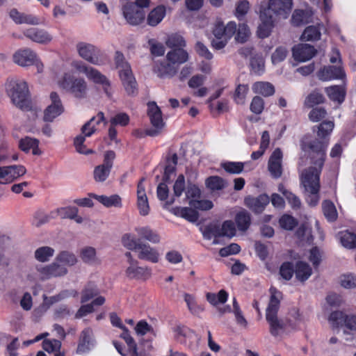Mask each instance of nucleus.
<instances>
[{
	"instance_id": "49",
	"label": "nucleus",
	"mask_w": 356,
	"mask_h": 356,
	"mask_svg": "<svg viewBox=\"0 0 356 356\" xmlns=\"http://www.w3.org/2000/svg\"><path fill=\"white\" fill-rule=\"evenodd\" d=\"M168 47L172 49L177 48H183L186 46V42L181 35L172 34L170 35L165 41Z\"/></svg>"
},
{
	"instance_id": "45",
	"label": "nucleus",
	"mask_w": 356,
	"mask_h": 356,
	"mask_svg": "<svg viewBox=\"0 0 356 356\" xmlns=\"http://www.w3.org/2000/svg\"><path fill=\"white\" fill-rule=\"evenodd\" d=\"M38 139L27 136L19 140V147L24 152H29L30 149H33V154H36L35 149L38 148Z\"/></svg>"
},
{
	"instance_id": "50",
	"label": "nucleus",
	"mask_w": 356,
	"mask_h": 356,
	"mask_svg": "<svg viewBox=\"0 0 356 356\" xmlns=\"http://www.w3.org/2000/svg\"><path fill=\"white\" fill-rule=\"evenodd\" d=\"M220 236L232 238L236 234L235 225L232 220H225L221 226L219 225Z\"/></svg>"
},
{
	"instance_id": "63",
	"label": "nucleus",
	"mask_w": 356,
	"mask_h": 356,
	"mask_svg": "<svg viewBox=\"0 0 356 356\" xmlns=\"http://www.w3.org/2000/svg\"><path fill=\"white\" fill-rule=\"evenodd\" d=\"M327 115V111L321 107L313 108L309 113V119L314 122H319Z\"/></svg>"
},
{
	"instance_id": "30",
	"label": "nucleus",
	"mask_w": 356,
	"mask_h": 356,
	"mask_svg": "<svg viewBox=\"0 0 356 356\" xmlns=\"http://www.w3.org/2000/svg\"><path fill=\"white\" fill-rule=\"evenodd\" d=\"M294 273L296 278L303 282L312 275V270L307 263L298 261L296 264Z\"/></svg>"
},
{
	"instance_id": "64",
	"label": "nucleus",
	"mask_w": 356,
	"mask_h": 356,
	"mask_svg": "<svg viewBox=\"0 0 356 356\" xmlns=\"http://www.w3.org/2000/svg\"><path fill=\"white\" fill-rule=\"evenodd\" d=\"M185 188L186 186L184 176L183 175H179L173 186L174 197H180L182 193L184 191Z\"/></svg>"
},
{
	"instance_id": "13",
	"label": "nucleus",
	"mask_w": 356,
	"mask_h": 356,
	"mask_svg": "<svg viewBox=\"0 0 356 356\" xmlns=\"http://www.w3.org/2000/svg\"><path fill=\"white\" fill-rule=\"evenodd\" d=\"M50 99L51 103L44 109L43 115V120L47 122H53L64 111L62 102L56 92H51Z\"/></svg>"
},
{
	"instance_id": "53",
	"label": "nucleus",
	"mask_w": 356,
	"mask_h": 356,
	"mask_svg": "<svg viewBox=\"0 0 356 356\" xmlns=\"http://www.w3.org/2000/svg\"><path fill=\"white\" fill-rule=\"evenodd\" d=\"M236 35L235 39L240 43L245 42L250 35V29L245 24H239L238 29L236 31Z\"/></svg>"
},
{
	"instance_id": "25",
	"label": "nucleus",
	"mask_w": 356,
	"mask_h": 356,
	"mask_svg": "<svg viewBox=\"0 0 356 356\" xmlns=\"http://www.w3.org/2000/svg\"><path fill=\"white\" fill-rule=\"evenodd\" d=\"M177 161L178 156L176 153H169L168 154L162 181L164 182H170L171 181L172 176L175 175Z\"/></svg>"
},
{
	"instance_id": "38",
	"label": "nucleus",
	"mask_w": 356,
	"mask_h": 356,
	"mask_svg": "<svg viewBox=\"0 0 356 356\" xmlns=\"http://www.w3.org/2000/svg\"><path fill=\"white\" fill-rule=\"evenodd\" d=\"M55 250L49 246H42L37 248L34 252L35 259L40 262H47L54 256Z\"/></svg>"
},
{
	"instance_id": "57",
	"label": "nucleus",
	"mask_w": 356,
	"mask_h": 356,
	"mask_svg": "<svg viewBox=\"0 0 356 356\" xmlns=\"http://www.w3.org/2000/svg\"><path fill=\"white\" fill-rule=\"evenodd\" d=\"M249 90L248 85H238L234 96V101L238 104H243L246 95Z\"/></svg>"
},
{
	"instance_id": "59",
	"label": "nucleus",
	"mask_w": 356,
	"mask_h": 356,
	"mask_svg": "<svg viewBox=\"0 0 356 356\" xmlns=\"http://www.w3.org/2000/svg\"><path fill=\"white\" fill-rule=\"evenodd\" d=\"M295 268L291 262H284L282 264L280 268V274L282 277L286 280H289L291 279Z\"/></svg>"
},
{
	"instance_id": "21",
	"label": "nucleus",
	"mask_w": 356,
	"mask_h": 356,
	"mask_svg": "<svg viewBox=\"0 0 356 356\" xmlns=\"http://www.w3.org/2000/svg\"><path fill=\"white\" fill-rule=\"evenodd\" d=\"M24 36L33 42L40 44L49 43L52 39V35L44 29L37 28H30L24 31Z\"/></svg>"
},
{
	"instance_id": "51",
	"label": "nucleus",
	"mask_w": 356,
	"mask_h": 356,
	"mask_svg": "<svg viewBox=\"0 0 356 356\" xmlns=\"http://www.w3.org/2000/svg\"><path fill=\"white\" fill-rule=\"evenodd\" d=\"M341 244L347 248L353 249L356 248V235L349 232L341 233Z\"/></svg>"
},
{
	"instance_id": "56",
	"label": "nucleus",
	"mask_w": 356,
	"mask_h": 356,
	"mask_svg": "<svg viewBox=\"0 0 356 356\" xmlns=\"http://www.w3.org/2000/svg\"><path fill=\"white\" fill-rule=\"evenodd\" d=\"M202 235L204 238L208 240L211 239L212 237H220V234L219 225L216 224H210L206 226L202 231Z\"/></svg>"
},
{
	"instance_id": "60",
	"label": "nucleus",
	"mask_w": 356,
	"mask_h": 356,
	"mask_svg": "<svg viewBox=\"0 0 356 356\" xmlns=\"http://www.w3.org/2000/svg\"><path fill=\"white\" fill-rule=\"evenodd\" d=\"M56 213L63 219H72L78 213V209L75 207H61L56 210Z\"/></svg>"
},
{
	"instance_id": "58",
	"label": "nucleus",
	"mask_w": 356,
	"mask_h": 356,
	"mask_svg": "<svg viewBox=\"0 0 356 356\" xmlns=\"http://www.w3.org/2000/svg\"><path fill=\"white\" fill-rule=\"evenodd\" d=\"M188 204L191 207L202 211L210 210L213 207L212 202L208 200H190Z\"/></svg>"
},
{
	"instance_id": "34",
	"label": "nucleus",
	"mask_w": 356,
	"mask_h": 356,
	"mask_svg": "<svg viewBox=\"0 0 356 356\" xmlns=\"http://www.w3.org/2000/svg\"><path fill=\"white\" fill-rule=\"evenodd\" d=\"M165 15V8L159 6L153 9L147 16V24L152 26L159 24Z\"/></svg>"
},
{
	"instance_id": "12",
	"label": "nucleus",
	"mask_w": 356,
	"mask_h": 356,
	"mask_svg": "<svg viewBox=\"0 0 356 356\" xmlns=\"http://www.w3.org/2000/svg\"><path fill=\"white\" fill-rule=\"evenodd\" d=\"M122 13L127 21L132 25L141 23L145 19V13L143 9L138 8L133 2L122 1Z\"/></svg>"
},
{
	"instance_id": "15",
	"label": "nucleus",
	"mask_w": 356,
	"mask_h": 356,
	"mask_svg": "<svg viewBox=\"0 0 356 356\" xmlns=\"http://www.w3.org/2000/svg\"><path fill=\"white\" fill-rule=\"evenodd\" d=\"M13 60L21 67L31 66L37 60V54L29 48L19 49L13 54Z\"/></svg>"
},
{
	"instance_id": "20",
	"label": "nucleus",
	"mask_w": 356,
	"mask_h": 356,
	"mask_svg": "<svg viewBox=\"0 0 356 356\" xmlns=\"http://www.w3.org/2000/svg\"><path fill=\"white\" fill-rule=\"evenodd\" d=\"M145 178H142L137 186V207L139 211V213L141 216H147L149 213V205L148 198L145 193V186L143 181Z\"/></svg>"
},
{
	"instance_id": "4",
	"label": "nucleus",
	"mask_w": 356,
	"mask_h": 356,
	"mask_svg": "<svg viewBox=\"0 0 356 356\" xmlns=\"http://www.w3.org/2000/svg\"><path fill=\"white\" fill-rule=\"evenodd\" d=\"M5 90L16 107L23 111L31 109V102L26 81L15 78H9L5 83Z\"/></svg>"
},
{
	"instance_id": "32",
	"label": "nucleus",
	"mask_w": 356,
	"mask_h": 356,
	"mask_svg": "<svg viewBox=\"0 0 356 356\" xmlns=\"http://www.w3.org/2000/svg\"><path fill=\"white\" fill-rule=\"evenodd\" d=\"M323 26L318 24L316 26H307L301 35V39L306 41H316L321 38V30Z\"/></svg>"
},
{
	"instance_id": "40",
	"label": "nucleus",
	"mask_w": 356,
	"mask_h": 356,
	"mask_svg": "<svg viewBox=\"0 0 356 356\" xmlns=\"http://www.w3.org/2000/svg\"><path fill=\"white\" fill-rule=\"evenodd\" d=\"M56 260L65 267L74 266L77 262L76 257L72 252L68 251H62L58 253Z\"/></svg>"
},
{
	"instance_id": "2",
	"label": "nucleus",
	"mask_w": 356,
	"mask_h": 356,
	"mask_svg": "<svg viewBox=\"0 0 356 356\" xmlns=\"http://www.w3.org/2000/svg\"><path fill=\"white\" fill-rule=\"evenodd\" d=\"M293 6L292 0H268L262 2L259 8L260 24L257 29V35L260 38H268L275 24L280 19H286Z\"/></svg>"
},
{
	"instance_id": "1",
	"label": "nucleus",
	"mask_w": 356,
	"mask_h": 356,
	"mask_svg": "<svg viewBox=\"0 0 356 356\" xmlns=\"http://www.w3.org/2000/svg\"><path fill=\"white\" fill-rule=\"evenodd\" d=\"M326 147V143L317 140L309 143V156L312 164L316 166L304 170L300 175L306 200L312 207L317 205L320 200V175L325 159Z\"/></svg>"
},
{
	"instance_id": "26",
	"label": "nucleus",
	"mask_w": 356,
	"mask_h": 356,
	"mask_svg": "<svg viewBox=\"0 0 356 356\" xmlns=\"http://www.w3.org/2000/svg\"><path fill=\"white\" fill-rule=\"evenodd\" d=\"M6 168H8L6 172V175L5 174V175L2 176V183H0V184L11 183L15 179L25 175L26 172L25 167L21 165H8L6 166Z\"/></svg>"
},
{
	"instance_id": "35",
	"label": "nucleus",
	"mask_w": 356,
	"mask_h": 356,
	"mask_svg": "<svg viewBox=\"0 0 356 356\" xmlns=\"http://www.w3.org/2000/svg\"><path fill=\"white\" fill-rule=\"evenodd\" d=\"M235 221L238 230L245 232L249 228L251 223L250 213L248 211L243 209L236 213Z\"/></svg>"
},
{
	"instance_id": "36",
	"label": "nucleus",
	"mask_w": 356,
	"mask_h": 356,
	"mask_svg": "<svg viewBox=\"0 0 356 356\" xmlns=\"http://www.w3.org/2000/svg\"><path fill=\"white\" fill-rule=\"evenodd\" d=\"M252 88L254 93L262 95L264 97L271 96L275 93V88L269 82H256L252 85Z\"/></svg>"
},
{
	"instance_id": "27",
	"label": "nucleus",
	"mask_w": 356,
	"mask_h": 356,
	"mask_svg": "<svg viewBox=\"0 0 356 356\" xmlns=\"http://www.w3.org/2000/svg\"><path fill=\"white\" fill-rule=\"evenodd\" d=\"M92 345V330L90 328H86L81 333L76 352L86 353L90 350Z\"/></svg>"
},
{
	"instance_id": "31",
	"label": "nucleus",
	"mask_w": 356,
	"mask_h": 356,
	"mask_svg": "<svg viewBox=\"0 0 356 356\" xmlns=\"http://www.w3.org/2000/svg\"><path fill=\"white\" fill-rule=\"evenodd\" d=\"M92 197L106 207H122V198L118 195L106 196L93 194Z\"/></svg>"
},
{
	"instance_id": "24",
	"label": "nucleus",
	"mask_w": 356,
	"mask_h": 356,
	"mask_svg": "<svg viewBox=\"0 0 356 356\" xmlns=\"http://www.w3.org/2000/svg\"><path fill=\"white\" fill-rule=\"evenodd\" d=\"M318 77L322 81L344 79L346 73L340 67L325 66L318 72Z\"/></svg>"
},
{
	"instance_id": "16",
	"label": "nucleus",
	"mask_w": 356,
	"mask_h": 356,
	"mask_svg": "<svg viewBox=\"0 0 356 356\" xmlns=\"http://www.w3.org/2000/svg\"><path fill=\"white\" fill-rule=\"evenodd\" d=\"M269 202V197L266 194L257 197L248 196L244 200L245 206L256 214L262 213Z\"/></svg>"
},
{
	"instance_id": "46",
	"label": "nucleus",
	"mask_w": 356,
	"mask_h": 356,
	"mask_svg": "<svg viewBox=\"0 0 356 356\" xmlns=\"http://www.w3.org/2000/svg\"><path fill=\"white\" fill-rule=\"evenodd\" d=\"M184 298L188 309L192 314L197 315L203 311V307L197 304L194 296L191 294L184 293Z\"/></svg>"
},
{
	"instance_id": "28",
	"label": "nucleus",
	"mask_w": 356,
	"mask_h": 356,
	"mask_svg": "<svg viewBox=\"0 0 356 356\" xmlns=\"http://www.w3.org/2000/svg\"><path fill=\"white\" fill-rule=\"evenodd\" d=\"M167 60L177 66L188 60V54L183 48H177L168 51L166 54Z\"/></svg>"
},
{
	"instance_id": "17",
	"label": "nucleus",
	"mask_w": 356,
	"mask_h": 356,
	"mask_svg": "<svg viewBox=\"0 0 356 356\" xmlns=\"http://www.w3.org/2000/svg\"><path fill=\"white\" fill-rule=\"evenodd\" d=\"M131 264L129 265L125 270V275L130 279L147 280L151 276V270L148 267L138 266V261H131Z\"/></svg>"
},
{
	"instance_id": "41",
	"label": "nucleus",
	"mask_w": 356,
	"mask_h": 356,
	"mask_svg": "<svg viewBox=\"0 0 356 356\" xmlns=\"http://www.w3.org/2000/svg\"><path fill=\"white\" fill-rule=\"evenodd\" d=\"M136 231L141 238L151 243H159L160 242L159 235L149 227H145L138 228L136 229Z\"/></svg>"
},
{
	"instance_id": "52",
	"label": "nucleus",
	"mask_w": 356,
	"mask_h": 356,
	"mask_svg": "<svg viewBox=\"0 0 356 356\" xmlns=\"http://www.w3.org/2000/svg\"><path fill=\"white\" fill-rule=\"evenodd\" d=\"M221 166L228 173L239 174L244 168V163L242 162L228 161L222 163Z\"/></svg>"
},
{
	"instance_id": "47",
	"label": "nucleus",
	"mask_w": 356,
	"mask_h": 356,
	"mask_svg": "<svg viewBox=\"0 0 356 356\" xmlns=\"http://www.w3.org/2000/svg\"><path fill=\"white\" fill-rule=\"evenodd\" d=\"M324 97L317 91H313L306 98L304 104L307 108H312L315 105L323 103Z\"/></svg>"
},
{
	"instance_id": "44",
	"label": "nucleus",
	"mask_w": 356,
	"mask_h": 356,
	"mask_svg": "<svg viewBox=\"0 0 356 356\" xmlns=\"http://www.w3.org/2000/svg\"><path fill=\"white\" fill-rule=\"evenodd\" d=\"M206 186L211 191H218L226 186V183L223 179L218 176H211L208 177L205 181Z\"/></svg>"
},
{
	"instance_id": "11",
	"label": "nucleus",
	"mask_w": 356,
	"mask_h": 356,
	"mask_svg": "<svg viewBox=\"0 0 356 356\" xmlns=\"http://www.w3.org/2000/svg\"><path fill=\"white\" fill-rule=\"evenodd\" d=\"M115 153L113 150L106 151L104 155V163L94 169V179L97 182H104L109 176L113 167Z\"/></svg>"
},
{
	"instance_id": "54",
	"label": "nucleus",
	"mask_w": 356,
	"mask_h": 356,
	"mask_svg": "<svg viewBox=\"0 0 356 356\" xmlns=\"http://www.w3.org/2000/svg\"><path fill=\"white\" fill-rule=\"evenodd\" d=\"M99 294L97 286L93 284H88L85 289L82 291L81 302H85L92 299Z\"/></svg>"
},
{
	"instance_id": "61",
	"label": "nucleus",
	"mask_w": 356,
	"mask_h": 356,
	"mask_svg": "<svg viewBox=\"0 0 356 356\" xmlns=\"http://www.w3.org/2000/svg\"><path fill=\"white\" fill-rule=\"evenodd\" d=\"M85 137L82 135H79L76 136L74 139V146L76 147V151L83 154H88L93 153V151L90 149H87L86 145H84Z\"/></svg>"
},
{
	"instance_id": "22",
	"label": "nucleus",
	"mask_w": 356,
	"mask_h": 356,
	"mask_svg": "<svg viewBox=\"0 0 356 356\" xmlns=\"http://www.w3.org/2000/svg\"><path fill=\"white\" fill-rule=\"evenodd\" d=\"M10 17L17 24L39 25L41 19L33 15L19 12L16 8H13L9 13Z\"/></svg>"
},
{
	"instance_id": "43",
	"label": "nucleus",
	"mask_w": 356,
	"mask_h": 356,
	"mask_svg": "<svg viewBox=\"0 0 356 356\" xmlns=\"http://www.w3.org/2000/svg\"><path fill=\"white\" fill-rule=\"evenodd\" d=\"M207 301L212 305H217L218 303H225L228 297V293L223 289L220 290L218 294L213 293H207L206 295Z\"/></svg>"
},
{
	"instance_id": "23",
	"label": "nucleus",
	"mask_w": 356,
	"mask_h": 356,
	"mask_svg": "<svg viewBox=\"0 0 356 356\" xmlns=\"http://www.w3.org/2000/svg\"><path fill=\"white\" fill-rule=\"evenodd\" d=\"M86 76L89 80L92 81L95 83L101 84L102 86L103 90L108 95V97H111V83L104 74H102L97 69L90 67Z\"/></svg>"
},
{
	"instance_id": "19",
	"label": "nucleus",
	"mask_w": 356,
	"mask_h": 356,
	"mask_svg": "<svg viewBox=\"0 0 356 356\" xmlns=\"http://www.w3.org/2000/svg\"><path fill=\"white\" fill-rule=\"evenodd\" d=\"M292 53L296 60L305 62L313 58L316 53V50L310 44H299L293 47Z\"/></svg>"
},
{
	"instance_id": "7",
	"label": "nucleus",
	"mask_w": 356,
	"mask_h": 356,
	"mask_svg": "<svg viewBox=\"0 0 356 356\" xmlns=\"http://www.w3.org/2000/svg\"><path fill=\"white\" fill-rule=\"evenodd\" d=\"M60 88L71 93L74 97L83 99L87 96L88 85L83 78L65 74L59 81Z\"/></svg>"
},
{
	"instance_id": "10",
	"label": "nucleus",
	"mask_w": 356,
	"mask_h": 356,
	"mask_svg": "<svg viewBox=\"0 0 356 356\" xmlns=\"http://www.w3.org/2000/svg\"><path fill=\"white\" fill-rule=\"evenodd\" d=\"M40 280H47L54 277H62L67 273V267L55 261L46 266L38 265L35 267Z\"/></svg>"
},
{
	"instance_id": "62",
	"label": "nucleus",
	"mask_w": 356,
	"mask_h": 356,
	"mask_svg": "<svg viewBox=\"0 0 356 356\" xmlns=\"http://www.w3.org/2000/svg\"><path fill=\"white\" fill-rule=\"evenodd\" d=\"M279 222L280 227L286 230H292L297 225L296 219L289 215H283Z\"/></svg>"
},
{
	"instance_id": "5",
	"label": "nucleus",
	"mask_w": 356,
	"mask_h": 356,
	"mask_svg": "<svg viewBox=\"0 0 356 356\" xmlns=\"http://www.w3.org/2000/svg\"><path fill=\"white\" fill-rule=\"evenodd\" d=\"M122 243L126 248L135 252L138 259L154 264L159 262L160 254L158 250L134 236L129 234L124 235Z\"/></svg>"
},
{
	"instance_id": "55",
	"label": "nucleus",
	"mask_w": 356,
	"mask_h": 356,
	"mask_svg": "<svg viewBox=\"0 0 356 356\" xmlns=\"http://www.w3.org/2000/svg\"><path fill=\"white\" fill-rule=\"evenodd\" d=\"M334 124L332 121H323L318 126L317 135L320 138H325L332 131Z\"/></svg>"
},
{
	"instance_id": "6",
	"label": "nucleus",
	"mask_w": 356,
	"mask_h": 356,
	"mask_svg": "<svg viewBox=\"0 0 356 356\" xmlns=\"http://www.w3.org/2000/svg\"><path fill=\"white\" fill-rule=\"evenodd\" d=\"M115 63L127 94L129 96H136L138 94V85L130 65L125 60L121 52L116 51Z\"/></svg>"
},
{
	"instance_id": "37",
	"label": "nucleus",
	"mask_w": 356,
	"mask_h": 356,
	"mask_svg": "<svg viewBox=\"0 0 356 356\" xmlns=\"http://www.w3.org/2000/svg\"><path fill=\"white\" fill-rule=\"evenodd\" d=\"M326 93L332 101L341 104L343 102L346 92L343 87L333 86L325 89Z\"/></svg>"
},
{
	"instance_id": "9",
	"label": "nucleus",
	"mask_w": 356,
	"mask_h": 356,
	"mask_svg": "<svg viewBox=\"0 0 356 356\" xmlns=\"http://www.w3.org/2000/svg\"><path fill=\"white\" fill-rule=\"evenodd\" d=\"M76 50L80 57L92 65H102L104 63L101 51L92 44L79 42Z\"/></svg>"
},
{
	"instance_id": "29",
	"label": "nucleus",
	"mask_w": 356,
	"mask_h": 356,
	"mask_svg": "<svg viewBox=\"0 0 356 356\" xmlns=\"http://www.w3.org/2000/svg\"><path fill=\"white\" fill-rule=\"evenodd\" d=\"M172 211L175 216H180L192 222H196L199 218L198 213L189 207H175Z\"/></svg>"
},
{
	"instance_id": "8",
	"label": "nucleus",
	"mask_w": 356,
	"mask_h": 356,
	"mask_svg": "<svg viewBox=\"0 0 356 356\" xmlns=\"http://www.w3.org/2000/svg\"><path fill=\"white\" fill-rule=\"evenodd\" d=\"M147 116L152 127L145 129V134L151 137L159 136L162 132L165 124L163 119L161 110L156 102H152L147 104Z\"/></svg>"
},
{
	"instance_id": "33",
	"label": "nucleus",
	"mask_w": 356,
	"mask_h": 356,
	"mask_svg": "<svg viewBox=\"0 0 356 356\" xmlns=\"http://www.w3.org/2000/svg\"><path fill=\"white\" fill-rule=\"evenodd\" d=\"M312 13L310 10H296L291 18V23L296 26L307 24L311 22Z\"/></svg>"
},
{
	"instance_id": "3",
	"label": "nucleus",
	"mask_w": 356,
	"mask_h": 356,
	"mask_svg": "<svg viewBox=\"0 0 356 356\" xmlns=\"http://www.w3.org/2000/svg\"><path fill=\"white\" fill-rule=\"evenodd\" d=\"M270 300L266 309V320L269 325V332L271 335L278 337L286 331L290 322L277 316L282 298L281 293L274 287L270 289Z\"/></svg>"
},
{
	"instance_id": "14",
	"label": "nucleus",
	"mask_w": 356,
	"mask_h": 356,
	"mask_svg": "<svg viewBox=\"0 0 356 356\" xmlns=\"http://www.w3.org/2000/svg\"><path fill=\"white\" fill-rule=\"evenodd\" d=\"M236 31V24L234 22H229L225 25L223 22L218 18L214 22L212 33L216 38H231Z\"/></svg>"
},
{
	"instance_id": "39",
	"label": "nucleus",
	"mask_w": 356,
	"mask_h": 356,
	"mask_svg": "<svg viewBox=\"0 0 356 356\" xmlns=\"http://www.w3.org/2000/svg\"><path fill=\"white\" fill-rule=\"evenodd\" d=\"M178 70L177 64H172L168 61L167 63L161 64L160 67L156 70V72L160 78H165V76L172 77L176 74Z\"/></svg>"
},
{
	"instance_id": "48",
	"label": "nucleus",
	"mask_w": 356,
	"mask_h": 356,
	"mask_svg": "<svg viewBox=\"0 0 356 356\" xmlns=\"http://www.w3.org/2000/svg\"><path fill=\"white\" fill-rule=\"evenodd\" d=\"M81 258L83 262L92 264L97 261L96 250L94 248L86 247L81 250Z\"/></svg>"
},
{
	"instance_id": "18",
	"label": "nucleus",
	"mask_w": 356,
	"mask_h": 356,
	"mask_svg": "<svg viewBox=\"0 0 356 356\" xmlns=\"http://www.w3.org/2000/svg\"><path fill=\"white\" fill-rule=\"evenodd\" d=\"M282 150L280 148H276L269 158L268 168L270 175L275 178H279L282 175Z\"/></svg>"
},
{
	"instance_id": "42",
	"label": "nucleus",
	"mask_w": 356,
	"mask_h": 356,
	"mask_svg": "<svg viewBox=\"0 0 356 356\" xmlns=\"http://www.w3.org/2000/svg\"><path fill=\"white\" fill-rule=\"evenodd\" d=\"M322 209L325 217L329 221H334L337 218V211L334 204L330 200H325L322 203Z\"/></svg>"
}]
</instances>
